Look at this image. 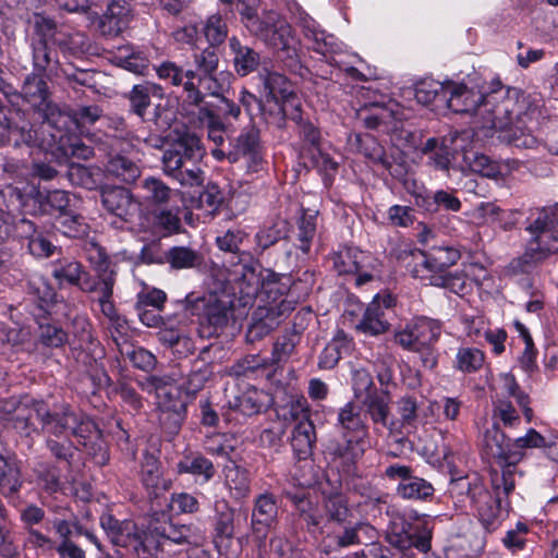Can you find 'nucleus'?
<instances>
[{
  "mask_svg": "<svg viewBox=\"0 0 558 558\" xmlns=\"http://www.w3.org/2000/svg\"><path fill=\"white\" fill-rule=\"evenodd\" d=\"M444 100L456 113L475 114L485 136L498 131L501 141L518 148H532L536 144L531 124L537 106L517 88L498 84L490 92L481 93L462 83L447 82Z\"/></svg>",
  "mask_w": 558,
  "mask_h": 558,
  "instance_id": "nucleus-1",
  "label": "nucleus"
},
{
  "mask_svg": "<svg viewBox=\"0 0 558 558\" xmlns=\"http://www.w3.org/2000/svg\"><path fill=\"white\" fill-rule=\"evenodd\" d=\"M205 149L196 135L186 134L174 142L162 155L163 172L182 186H201L205 174L199 163Z\"/></svg>",
  "mask_w": 558,
  "mask_h": 558,
  "instance_id": "nucleus-2",
  "label": "nucleus"
},
{
  "mask_svg": "<svg viewBox=\"0 0 558 558\" xmlns=\"http://www.w3.org/2000/svg\"><path fill=\"white\" fill-rule=\"evenodd\" d=\"M492 487L493 493L487 490L476 476L472 480L470 477H460L451 481L449 492L459 501H464V496L469 498L471 506L477 512L480 521L485 527L494 529L508 507V504L504 502L501 495L508 496L509 494H505L502 485L496 488L492 484Z\"/></svg>",
  "mask_w": 558,
  "mask_h": 558,
  "instance_id": "nucleus-3",
  "label": "nucleus"
},
{
  "mask_svg": "<svg viewBox=\"0 0 558 558\" xmlns=\"http://www.w3.org/2000/svg\"><path fill=\"white\" fill-rule=\"evenodd\" d=\"M530 239L525 256L531 262H542L558 252V205L536 209L525 227Z\"/></svg>",
  "mask_w": 558,
  "mask_h": 558,
  "instance_id": "nucleus-4",
  "label": "nucleus"
},
{
  "mask_svg": "<svg viewBox=\"0 0 558 558\" xmlns=\"http://www.w3.org/2000/svg\"><path fill=\"white\" fill-rule=\"evenodd\" d=\"M0 417L12 424L13 428L24 436H29L37 429L34 420L37 418L47 433L59 430L54 421L56 412L51 413L45 402L24 396L2 401Z\"/></svg>",
  "mask_w": 558,
  "mask_h": 558,
  "instance_id": "nucleus-5",
  "label": "nucleus"
},
{
  "mask_svg": "<svg viewBox=\"0 0 558 558\" xmlns=\"http://www.w3.org/2000/svg\"><path fill=\"white\" fill-rule=\"evenodd\" d=\"M483 450L488 459H494L501 466V474L492 473V483L498 488L504 486L505 494L515 487L517 463L521 461L519 451L512 450V440L507 438L497 423L487 428L483 436Z\"/></svg>",
  "mask_w": 558,
  "mask_h": 558,
  "instance_id": "nucleus-6",
  "label": "nucleus"
},
{
  "mask_svg": "<svg viewBox=\"0 0 558 558\" xmlns=\"http://www.w3.org/2000/svg\"><path fill=\"white\" fill-rule=\"evenodd\" d=\"M337 426L344 438L335 451L344 463H355L365 452L367 428L362 420L360 408L352 402L339 410Z\"/></svg>",
  "mask_w": 558,
  "mask_h": 558,
  "instance_id": "nucleus-7",
  "label": "nucleus"
},
{
  "mask_svg": "<svg viewBox=\"0 0 558 558\" xmlns=\"http://www.w3.org/2000/svg\"><path fill=\"white\" fill-rule=\"evenodd\" d=\"M349 513L344 497L335 495L325 500L322 509L315 512H303L301 517L307 531L318 537L332 536L335 527H341L347 522Z\"/></svg>",
  "mask_w": 558,
  "mask_h": 558,
  "instance_id": "nucleus-8",
  "label": "nucleus"
},
{
  "mask_svg": "<svg viewBox=\"0 0 558 558\" xmlns=\"http://www.w3.org/2000/svg\"><path fill=\"white\" fill-rule=\"evenodd\" d=\"M433 529L425 521L410 522L404 518H398L390 524L386 541L400 550L416 548L421 553H427L432 548Z\"/></svg>",
  "mask_w": 558,
  "mask_h": 558,
  "instance_id": "nucleus-9",
  "label": "nucleus"
},
{
  "mask_svg": "<svg viewBox=\"0 0 558 558\" xmlns=\"http://www.w3.org/2000/svg\"><path fill=\"white\" fill-rule=\"evenodd\" d=\"M441 324L428 317H415L396 330L395 341L405 350L423 351L432 348L441 335Z\"/></svg>",
  "mask_w": 558,
  "mask_h": 558,
  "instance_id": "nucleus-10",
  "label": "nucleus"
},
{
  "mask_svg": "<svg viewBox=\"0 0 558 558\" xmlns=\"http://www.w3.org/2000/svg\"><path fill=\"white\" fill-rule=\"evenodd\" d=\"M248 32L274 49L289 50L294 44L290 24L275 11L264 13L262 19L251 20Z\"/></svg>",
  "mask_w": 558,
  "mask_h": 558,
  "instance_id": "nucleus-11",
  "label": "nucleus"
},
{
  "mask_svg": "<svg viewBox=\"0 0 558 558\" xmlns=\"http://www.w3.org/2000/svg\"><path fill=\"white\" fill-rule=\"evenodd\" d=\"M385 476L398 481L396 493L408 500H427L434 495L433 485L426 480L415 476L408 465L391 464L385 470Z\"/></svg>",
  "mask_w": 558,
  "mask_h": 558,
  "instance_id": "nucleus-12",
  "label": "nucleus"
},
{
  "mask_svg": "<svg viewBox=\"0 0 558 558\" xmlns=\"http://www.w3.org/2000/svg\"><path fill=\"white\" fill-rule=\"evenodd\" d=\"M100 525L117 546L132 547L136 551L143 548L144 553L153 546L148 533L142 536L136 524L131 520L119 521L112 514L104 513L100 518Z\"/></svg>",
  "mask_w": 558,
  "mask_h": 558,
  "instance_id": "nucleus-13",
  "label": "nucleus"
},
{
  "mask_svg": "<svg viewBox=\"0 0 558 558\" xmlns=\"http://www.w3.org/2000/svg\"><path fill=\"white\" fill-rule=\"evenodd\" d=\"M142 389L154 393L159 411H186L181 388L171 376H149L140 381Z\"/></svg>",
  "mask_w": 558,
  "mask_h": 558,
  "instance_id": "nucleus-14",
  "label": "nucleus"
},
{
  "mask_svg": "<svg viewBox=\"0 0 558 558\" xmlns=\"http://www.w3.org/2000/svg\"><path fill=\"white\" fill-rule=\"evenodd\" d=\"M229 159L238 161L243 159L250 171L256 172L263 163V145L258 129L251 124L244 128L231 142Z\"/></svg>",
  "mask_w": 558,
  "mask_h": 558,
  "instance_id": "nucleus-15",
  "label": "nucleus"
},
{
  "mask_svg": "<svg viewBox=\"0 0 558 558\" xmlns=\"http://www.w3.org/2000/svg\"><path fill=\"white\" fill-rule=\"evenodd\" d=\"M156 72L161 80L169 81L173 86H182L186 94V101L198 106L204 100V93L201 90L197 78L198 75L193 70H183L175 63L162 62Z\"/></svg>",
  "mask_w": 558,
  "mask_h": 558,
  "instance_id": "nucleus-16",
  "label": "nucleus"
},
{
  "mask_svg": "<svg viewBox=\"0 0 558 558\" xmlns=\"http://www.w3.org/2000/svg\"><path fill=\"white\" fill-rule=\"evenodd\" d=\"M393 304L395 299L391 294H377L365 308L356 329L367 336L385 333L390 327L386 311L392 307Z\"/></svg>",
  "mask_w": 558,
  "mask_h": 558,
  "instance_id": "nucleus-17",
  "label": "nucleus"
},
{
  "mask_svg": "<svg viewBox=\"0 0 558 558\" xmlns=\"http://www.w3.org/2000/svg\"><path fill=\"white\" fill-rule=\"evenodd\" d=\"M359 118L365 128L381 133H393L399 130L401 118L397 104H373L359 112Z\"/></svg>",
  "mask_w": 558,
  "mask_h": 558,
  "instance_id": "nucleus-18",
  "label": "nucleus"
},
{
  "mask_svg": "<svg viewBox=\"0 0 558 558\" xmlns=\"http://www.w3.org/2000/svg\"><path fill=\"white\" fill-rule=\"evenodd\" d=\"M54 421L59 430L51 432V434L56 436L71 432L73 436L88 441L98 439L101 434L94 421L72 411L69 407L63 408L61 412H56Z\"/></svg>",
  "mask_w": 558,
  "mask_h": 558,
  "instance_id": "nucleus-19",
  "label": "nucleus"
},
{
  "mask_svg": "<svg viewBox=\"0 0 558 558\" xmlns=\"http://www.w3.org/2000/svg\"><path fill=\"white\" fill-rule=\"evenodd\" d=\"M258 76L263 82L266 96L277 104H281V112L284 116L288 114V105L295 109L299 108L293 86L283 74L264 69Z\"/></svg>",
  "mask_w": 558,
  "mask_h": 558,
  "instance_id": "nucleus-20",
  "label": "nucleus"
},
{
  "mask_svg": "<svg viewBox=\"0 0 558 558\" xmlns=\"http://www.w3.org/2000/svg\"><path fill=\"white\" fill-rule=\"evenodd\" d=\"M101 202L107 211L124 222H131L140 211V203L129 190L121 186L104 189Z\"/></svg>",
  "mask_w": 558,
  "mask_h": 558,
  "instance_id": "nucleus-21",
  "label": "nucleus"
},
{
  "mask_svg": "<svg viewBox=\"0 0 558 558\" xmlns=\"http://www.w3.org/2000/svg\"><path fill=\"white\" fill-rule=\"evenodd\" d=\"M278 500L270 493H263L255 497L251 514V527L257 535H266L278 521Z\"/></svg>",
  "mask_w": 558,
  "mask_h": 558,
  "instance_id": "nucleus-22",
  "label": "nucleus"
},
{
  "mask_svg": "<svg viewBox=\"0 0 558 558\" xmlns=\"http://www.w3.org/2000/svg\"><path fill=\"white\" fill-rule=\"evenodd\" d=\"M133 19V9L129 0H111L99 21V29L106 36H118Z\"/></svg>",
  "mask_w": 558,
  "mask_h": 558,
  "instance_id": "nucleus-23",
  "label": "nucleus"
},
{
  "mask_svg": "<svg viewBox=\"0 0 558 558\" xmlns=\"http://www.w3.org/2000/svg\"><path fill=\"white\" fill-rule=\"evenodd\" d=\"M241 113L240 107L232 100L220 98L218 105L207 104L199 108L198 120L207 130L229 128V117L238 119Z\"/></svg>",
  "mask_w": 558,
  "mask_h": 558,
  "instance_id": "nucleus-24",
  "label": "nucleus"
},
{
  "mask_svg": "<svg viewBox=\"0 0 558 558\" xmlns=\"http://www.w3.org/2000/svg\"><path fill=\"white\" fill-rule=\"evenodd\" d=\"M33 66L37 74H45L47 77L60 76L61 66L56 49L49 43L40 38L33 43Z\"/></svg>",
  "mask_w": 558,
  "mask_h": 558,
  "instance_id": "nucleus-25",
  "label": "nucleus"
},
{
  "mask_svg": "<svg viewBox=\"0 0 558 558\" xmlns=\"http://www.w3.org/2000/svg\"><path fill=\"white\" fill-rule=\"evenodd\" d=\"M460 258L458 250L449 246L432 247L427 253L423 254L421 262L422 270L417 269L420 275H441L451 265L456 264Z\"/></svg>",
  "mask_w": 558,
  "mask_h": 558,
  "instance_id": "nucleus-26",
  "label": "nucleus"
},
{
  "mask_svg": "<svg viewBox=\"0 0 558 558\" xmlns=\"http://www.w3.org/2000/svg\"><path fill=\"white\" fill-rule=\"evenodd\" d=\"M64 511L68 512V514L63 513L62 517H56L51 521L52 527L59 537V542H73L72 537L74 535H84L101 551L102 546L98 537L92 531L84 529L73 512L66 509H64Z\"/></svg>",
  "mask_w": 558,
  "mask_h": 558,
  "instance_id": "nucleus-27",
  "label": "nucleus"
},
{
  "mask_svg": "<svg viewBox=\"0 0 558 558\" xmlns=\"http://www.w3.org/2000/svg\"><path fill=\"white\" fill-rule=\"evenodd\" d=\"M225 486L234 500H244L251 495V473L231 461L223 468Z\"/></svg>",
  "mask_w": 558,
  "mask_h": 558,
  "instance_id": "nucleus-28",
  "label": "nucleus"
},
{
  "mask_svg": "<svg viewBox=\"0 0 558 558\" xmlns=\"http://www.w3.org/2000/svg\"><path fill=\"white\" fill-rule=\"evenodd\" d=\"M141 481L150 497H158L171 486V481L162 476L160 462L151 454L144 457L141 469Z\"/></svg>",
  "mask_w": 558,
  "mask_h": 558,
  "instance_id": "nucleus-29",
  "label": "nucleus"
},
{
  "mask_svg": "<svg viewBox=\"0 0 558 558\" xmlns=\"http://www.w3.org/2000/svg\"><path fill=\"white\" fill-rule=\"evenodd\" d=\"M148 536L153 546L159 545L161 539L175 544L190 543L192 530L187 525H177L171 521L151 522L148 527Z\"/></svg>",
  "mask_w": 558,
  "mask_h": 558,
  "instance_id": "nucleus-30",
  "label": "nucleus"
},
{
  "mask_svg": "<svg viewBox=\"0 0 558 558\" xmlns=\"http://www.w3.org/2000/svg\"><path fill=\"white\" fill-rule=\"evenodd\" d=\"M97 280L90 278L89 274L84 279L82 291L96 293L97 299H108L113 295L116 284V272L107 260H101L97 266Z\"/></svg>",
  "mask_w": 558,
  "mask_h": 558,
  "instance_id": "nucleus-31",
  "label": "nucleus"
},
{
  "mask_svg": "<svg viewBox=\"0 0 558 558\" xmlns=\"http://www.w3.org/2000/svg\"><path fill=\"white\" fill-rule=\"evenodd\" d=\"M38 112L41 113L44 126L54 130L51 133L53 141H62L63 133L69 131L73 124V112L62 110L57 104L48 101Z\"/></svg>",
  "mask_w": 558,
  "mask_h": 558,
  "instance_id": "nucleus-32",
  "label": "nucleus"
},
{
  "mask_svg": "<svg viewBox=\"0 0 558 558\" xmlns=\"http://www.w3.org/2000/svg\"><path fill=\"white\" fill-rule=\"evenodd\" d=\"M19 95L37 111L50 101L47 82L37 73H31L25 77Z\"/></svg>",
  "mask_w": 558,
  "mask_h": 558,
  "instance_id": "nucleus-33",
  "label": "nucleus"
},
{
  "mask_svg": "<svg viewBox=\"0 0 558 558\" xmlns=\"http://www.w3.org/2000/svg\"><path fill=\"white\" fill-rule=\"evenodd\" d=\"M229 48L232 54L234 71L240 76H246L258 68L260 56L253 48L243 45L236 37L229 39Z\"/></svg>",
  "mask_w": 558,
  "mask_h": 558,
  "instance_id": "nucleus-34",
  "label": "nucleus"
},
{
  "mask_svg": "<svg viewBox=\"0 0 558 558\" xmlns=\"http://www.w3.org/2000/svg\"><path fill=\"white\" fill-rule=\"evenodd\" d=\"M28 294L33 296L40 312L38 316L49 313L50 307L57 302V292L49 280L41 275L34 274L27 281Z\"/></svg>",
  "mask_w": 558,
  "mask_h": 558,
  "instance_id": "nucleus-35",
  "label": "nucleus"
},
{
  "mask_svg": "<svg viewBox=\"0 0 558 558\" xmlns=\"http://www.w3.org/2000/svg\"><path fill=\"white\" fill-rule=\"evenodd\" d=\"M51 275L59 284L66 283L82 289L88 272L80 262L72 258H62L52 264Z\"/></svg>",
  "mask_w": 558,
  "mask_h": 558,
  "instance_id": "nucleus-36",
  "label": "nucleus"
},
{
  "mask_svg": "<svg viewBox=\"0 0 558 558\" xmlns=\"http://www.w3.org/2000/svg\"><path fill=\"white\" fill-rule=\"evenodd\" d=\"M316 441L315 426L311 420H303L294 425L291 435V447L300 459H306L312 454Z\"/></svg>",
  "mask_w": 558,
  "mask_h": 558,
  "instance_id": "nucleus-37",
  "label": "nucleus"
},
{
  "mask_svg": "<svg viewBox=\"0 0 558 558\" xmlns=\"http://www.w3.org/2000/svg\"><path fill=\"white\" fill-rule=\"evenodd\" d=\"M177 471L180 474H191L201 478L202 483L209 482L216 473L213 462L201 453L185 454L178 463Z\"/></svg>",
  "mask_w": 558,
  "mask_h": 558,
  "instance_id": "nucleus-38",
  "label": "nucleus"
},
{
  "mask_svg": "<svg viewBox=\"0 0 558 558\" xmlns=\"http://www.w3.org/2000/svg\"><path fill=\"white\" fill-rule=\"evenodd\" d=\"M397 411L400 416L399 422H390L389 430L398 434H410L416 427L418 417V405L415 398L405 396L397 403Z\"/></svg>",
  "mask_w": 558,
  "mask_h": 558,
  "instance_id": "nucleus-39",
  "label": "nucleus"
},
{
  "mask_svg": "<svg viewBox=\"0 0 558 558\" xmlns=\"http://www.w3.org/2000/svg\"><path fill=\"white\" fill-rule=\"evenodd\" d=\"M162 95L163 90L157 84L145 82L134 85L129 93L131 110L144 119L146 110L150 105V97L161 98Z\"/></svg>",
  "mask_w": 558,
  "mask_h": 558,
  "instance_id": "nucleus-40",
  "label": "nucleus"
},
{
  "mask_svg": "<svg viewBox=\"0 0 558 558\" xmlns=\"http://www.w3.org/2000/svg\"><path fill=\"white\" fill-rule=\"evenodd\" d=\"M34 202L45 214L58 213V215H61L68 211L70 207V195L63 190H38L34 195Z\"/></svg>",
  "mask_w": 558,
  "mask_h": 558,
  "instance_id": "nucleus-41",
  "label": "nucleus"
},
{
  "mask_svg": "<svg viewBox=\"0 0 558 558\" xmlns=\"http://www.w3.org/2000/svg\"><path fill=\"white\" fill-rule=\"evenodd\" d=\"M485 363L484 352L474 347H459L452 361V368L462 374L478 372Z\"/></svg>",
  "mask_w": 558,
  "mask_h": 558,
  "instance_id": "nucleus-42",
  "label": "nucleus"
},
{
  "mask_svg": "<svg viewBox=\"0 0 558 558\" xmlns=\"http://www.w3.org/2000/svg\"><path fill=\"white\" fill-rule=\"evenodd\" d=\"M269 396L256 388H248L234 399L232 407L246 416L258 414L269 403Z\"/></svg>",
  "mask_w": 558,
  "mask_h": 558,
  "instance_id": "nucleus-43",
  "label": "nucleus"
},
{
  "mask_svg": "<svg viewBox=\"0 0 558 558\" xmlns=\"http://www.w3.org/2000/svg\"><path fill=\"white\" fill-rule=\"evenodd\" d=\"M361 533H364L368 538H373L375 530L366 523H356L353 526H347L345 523L341 527H335L332 536H326L331 539L329 545L337 547H348L354 544L362 543Z\"/></svg>",
  "mask_w": 558,
  "mask_h": 558,
  "instance_id": "nucleus-44",
  "label": "nucleus"
},
{
  "mask_svg": "<svg viewBox=\"0 0 558 558\" xmlns=\"http://www.w3.org/2000/svg\"><path fill=\"white\" fill-rule=\"evenodd\" d=\"M22 482L14 457L0 454V490L4 496L17 493Z\"/></svg>",
  "mask_w": 558,
  "mask_h": 558,
  "instance_id": "nucleus-45",
  "label": "nucleus"
},
{
  "mask_svg": "<svg viewBox=\"0 0 558 558\" xmlns=\"http://www.w3.org/2000/svg\"><path fill=\"white\" fill-rule=\"evenodd\" d=\"M204 305V315L207 322L214 327L227 325L232 308L230 301L218 299L216 295H209L207 299H196Z\"/></svg>",
  "mask_w": 558,
  "mask_h": 558,
  "instance_id": "nucleus-46",
  "label": "nucleus"
},
{
  "mask_svg": "<svg viewBox=\"0 0 558 558\" xmlns=\"http://www.w3.org/2000/svg\"><path fill=\"white\" fill-rule=\"evenodd\" d=\"M54 228L68 238L80 239L88 234L89 226L85 219L78 215L68 210L61 215H57Z\"/></svg>",
  "mask_w": 558,
  "mask_h": 558,
  "instance_id": "nucleus-47",
  "label": "nucleus"
},
{
  "mask_svg": "<svg viewBox=\"0 0 558 558\" xmlns=\"http://www.w3.org/2000/svg\"><path fill=\"white\" fill-rule=\"evenodd\" d=\"M106 171L109 175L124 183H133L141 175L140 167L131 159L121 155H116L108 160Z\"/></svg>",
  "mask_w": 558,
  "mask_h": 558,
  "instance_id": "nucleus-48",
  "label": "nucleus"
},
{
  "mask_svg": "<svg viewBox=\"0 0 558 558\" xmlns=\"http://www.w3.org/2000/svg\"><path fill=\"white\" fill-rule=\"evenodd\" d=\"M414 277L428 279L429 283L435 287H440L449 290L450 292L463 295L466 292V279L461 272H444L441 275H420L417 268L413 270Z\"/></svg>",
  "mask_w": 558,
  "mask_h": 558,
  "instance_id": "nucleus-49",
  "label": "nucleus"
},
{
  "mask_svg": "<svg viewBox=\"0 0 558 558\" xmlns=\"http://www.w3.org/2000/svg\"><path fill=\"white\" fill-rule=\"evenodd\" d=\"M361 401L374 423L381 424L389 428L388 416L390 413V398L387 392L383 391L378 393L376 391L363 398Z\"/></svg>",
  "mask_w": 558,
  "mask_h": 558,
  "instance_id": "nucleus-50",
  "label": "nucleus"
},
{
  "mask_svg": "<svg viewBox=\"0 0 558 558\" xmlns=\"http://www.w3.org/2000/svg\"><path fill=\"white\" fill-rule=\"evenodd\" d=\"M166 262L173 269L194 268L202 263V255L189 246H173L165 255Z\"/></svg>",
  "mask_w": 558,
  "mask_h": 558,
  "instance_id": "nucleus-51",
  "label": "nucleus"
},
{
  "mask_svg": "<svg viewBox=\"0 0 558 558\" xmlns=\"http://www.w3.org/2000/svg\"><path fill=\"white\" fill-rule=\"evenodd\" d=\"M233 280L240 286V291L246 295L255 294L259 288L260 278L256 263H240L234 267Z\"/></svg>",
  "mask_w": 558,
  "mask_h": 558,
  "instance_id": "nucleus-52",
  "label": "nucleus"
},
{
  "mask_svg": "<svg viewBox=\"0 0 558 558\" xmlns=\"http://www.w3.org/2000/svg\"><path fill=\"white\" fill-rule=\"evenodd\" d=\"M366 254L355 247H349L338 253L335 267L339 274H357L362 270Z\"/></svg>",
  "mask_w": 558,
  "mask_h": 558,
  "instance_id": "nucleus-53",
  "label": "nucleus"
},
{
  "mask_svg": "<svg viewBox=\"0 0 558 558\" xmlns=\"http://www.w3.org/2000/svg\"><path fill=\"white\" fill-rule=\"evenodd\" d=\"M502 383V391L506 396L514 398L518 405L522 409V412L530 423L533 417V410L530 408V397L520 389L514 376L510 373H504L500 375Z\"/></svg>",
  "mask_w": 558,
  "mask_h": 558,
  "instance_id": "nucleus-54",
  "label": "nucleus"
},
{
  "mask_svg": "<svg viewBox=\"0 0 558 558\" xmlns=\"http://www.w3.org/2000/svg\"><path fill=\"white\" fill-rule=\"evenodd\" d=\"M153 227L162 236H169L181 231L179 210L160 209L153 213Z\"/></svg>",
  "mask_w": 558,
  "mask_h": 558,
  "instance_id": "nucleus-55",
  "label": "nucleus"
},
{
  "mask_svg": "<svg viewBox=\"0 0 558 558\" xmlns=\"http://www.w3.org/2000/svg\"><path fill=\"white\" fill-rule=\"evenodd\" d=\"M234 510L225 500L215 506V531L221 538H231L234 533Z\"/></svg>",
  "mask_w": 558,
  "mask_h": 558,
  "instance_id": "nucleus-56",
  "label": "nucleus"
},
{
  "mask_svg": "<svg viewBox=\"0 0 558 558\" xmlns=\"http://www.w3.org/2000/svg\"><path fill=\"white\" fill-rule=\"evenodd\" d=\"M142 187L145 192L144 198L149 204L160 205L170 199L171 189L160 179L154 177L146 178L143 181Z\"/></svg>",
  "mask_w": 558,
  "mask_h": 558,
  "instance_id": "nucleus-57",
  "label": "nucleus"
},
{
  "mask_svg": "<svg viewBox=\"0 0 558 558\" xmlns=\"http://www.w3.org/2000/svg\"><path fill=\"white\" fill-rule=\"evenodd\" d=\"M493 417L499 420L505 427H515L520 424L518 411L505 397L497 396L494 401Z\"/></svg>",
  "mask_w": 558,
  "mask_h": 558,
  "instance_id": "nucleus-58",
  "label": "nucleus"
},
{
  "mask_svg": "<svg viewBox=\"0 0 558 558\" xmlns=\"http://www.w3.org/2000/svg\"><path fill=\"white\" fill-rule=\"evenodd\" d=\"M39 342L48 348H60L68 341V333L58 325L39 323Z\"/></svg>",
  "mask_w": 558,
  "mask_h": 558,
  "instance_id": "nucleus-59",
  "label": "nucleus"
},
{
  "mask_svg": "<svg viewBox=\"0 0 558 558\" xmlns=\"http://www.w3.org/2000/svg\"><path fill=\"white\" fill-rule=\"evenodd\" d=\"M316 234V214L304 213L299 221L298 247L308 253L312 240Z\"/></svg>",
  "mask_w": 558,
  "mask_h": 558,
  "instance_id": "nucleus-60",
  "label": "nucleus"
},
{
  "mask_svg": "<svg viewBox=\"0 0 558 558\" xmlns=\"http://www.w3.org/2000/svg\"><path fill=\"white\" fill-rule=\"evenodd\" d=\"M517 328L524 342V350L519 359L521 367L525 372H532L536 367L537 350L529 330L521 323H517Z\"/></svg>",
  "mask_w": 558,
  "mask_h": 558,
  "instance_id": "nucleus-61",
  "label": "nucleus"
},
{
  "mask_svg": "<svg viewBox=\"0 0 558 558\" xmlns=\"http://www.w3.org/2000/svg\"><path fill=\"white\" fill-rule=\"evenodd\" d=\"M352 388L360 400L376 392L372 375L363 367L352 369Z\"/></svg>",
  "mask_w": 558,
  "mask_h": 558,
  "instance_id": "nucleus-62",
  "label": "nucleus"
},
{
  "mask_svg": "<svg viewBox=\"0 0 558 558\" xmlns=\"http://www.w3.org/2000/svg\"><path fill=\"white\" fill-rule=\"evenodd\" d=\"M446 83L421 82L415 88V98L420 104L429 105L437 98L445 99Z\"/></svg>",
  "mask_w": 558,
  "mask_h": 558,
  "instance_id": "nucleus-63",
  "label": "nucleus"
},
{
  "mask_svg": "<svg viewBox=\"0 0 558 558\" xmlns=\"http://www.w3.org/2000/svg\"><path fill=\"white\" fill-rule=\"evenodd\" d=\"M278 326L275 318L269 317L263 308L255 312V319L248 328V337L252 339H260L268 335Z\"/></svg>",
  "mask_w": 558,
  "mask_h": 558,
  "instance_id": "nucleus-64",
  "label": "nucleus"
}]
</instances>
